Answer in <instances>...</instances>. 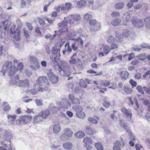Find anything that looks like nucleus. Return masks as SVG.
<instances>
[{"label":"nucleus","instance_id":"f257e3e1","mask_svg":"<svg viewBox=\"0 0 150 150\" xmlns=\"http://www.w3.org/2000/svg\"><path fill=\"white\" fill-rule=\"evenodd\" d=\"M37 83H34L30 90L31 93L33 94H35L38 91L42 92L47 91L48 88L46 86H43L48 84V81L45 76L39 77L36 80Z\"/></svg>","mask_w":150,"mask_h":150},{"label":"nucleus","instance_id":"f03ea898","mask_svg":"<svg viewBox=\"0 0 150 150\" xmlns=\"http://www.w3.org/2000/svg\"><path fill=\"white\" fill-rule=\"evenodd\" d=\"M15 71V67L12 65L11 62L8 61L6 62L3 65L1 72L3 74V75L4 76L7 71L8 75L10 76L14 74Z\"/></svg>","mask_w":150,"mask_h":150},{"label":"nucleus","instance_id":"7ed1b4c3","mask_svg":"<svg viewBox=\"0 0 150 150\" xmlns=\"http://www.w3.org/2000/svg\"><path fill=\"white\" fill-rule=\"evenodd\" d=\"M68 64L67 62L63 61L61 65H59V72L62 76L68 77L70 75L71 72L69 67L68 66Z\"/></svg>","mask_w":150,"mask_h":150},{"label":"nucleus","instance_id":"20e7f679","mask_svg":"<svg viewBox=\"0 0 150 150\" xmlns=\"http://www.w3.org/2000/svg\"><path fill=\"white\" fill-rule=\"evenodd\" d=\"M12 138V134L10 131H6L4 134L2 138L6 140V141H2L1 142V144L10 150L11 149V142L10 141H7Z\"/></svg>","mask_w":150,"mask_h":150},{"label":"nucleus","instance_id":"39448f33","mask_svg":"<svg viewBox=\"0 0 150 150\" xmlns=\"http://www.w3.org/2000/svg\"><path fill=\"white\" fill-rule=\"evenodd\" d=\"M58 109L60 111H63L65 109H67L71 105V102L67 99L65 98L62 99V102H56Z\"/></svg>","mask_w":150,"mask_h":150},{"label":"nucleus","instance_id":"423d86ee","mask_svg":"<svg viewBox=\"0 0 150 150\" xmlns=\"http://www.w3.org/2000/svg\"><path fill=\"white\" fill-rule=\"evenodd\" d=\"M121 110L124 116L127 119L130 120L131 119L132 114L131 110L130 109H127L125 107H122L121 108Z\"/></svg>","mask_w":150,"mask_h":150},{"label":"nucleus","instance_id":"0eeeda50","mask_svg":"<svg viewBox=\"0 0 150 150\" xmlns=\"http://www.w3.org/2000/svg\"><path fill=\"white\" fill-rule=\"evenodd\" d=\"M48 76L51 82L53 84L57 83L59 81V77L52 72L49 71L47 73Z\"/></svg>","mask_w":150,"mask_h":150},{"label":"nucleus","instance_id":"6e6552de","mask_svg":"<svg viewBox=\"0 0 150 150\" xmlns=\"http://www.w3.org/2000/svg\"><path fill=\"white\" fill-rule=\"evenodd\" d=\"M114 144V150H121V146H123L124 144L123 139H121L120 141L117 140L115 142Z\"/></svg>","mask_w":150,"mask_h":150},{"label":"nucleus","instance_id":"1a4fd4ad","mask_svg":"<svg viewBox=\"0 0 150 150\" xmlns=\"http://www.w3.org/2000/svg\"><path fill=\"white\" fill-rule=\"evenodd\" d=\"M21 120L25 124L30 122L32 119V117L30 115H24L20 117Z\"/></svg>","mask_w":150,"mask_h":150},{"label":"nucleus","instance_id":"9d476101","mask_svg":"<svg viewBox=\"0 0 150 150\" xmlns=\"http://www.w3.org/2000/svg\"><path fill=\"white\" fill-rule=\"evenodd\" d=\"M131 21L134 26L137 27H142L144 25L143 21L141 19L136 20L134 19H133Z\"/></svg>","mask_w":150,"mask_h":150},{"label":"nucleus","instance_id":"9b49d317","mask_svg":"<svg viewBox=\"0 0 150 150\" xmlns=\"http://www.w3.org/2000/svg\"><path fill=\"white\" fill-rule=\"evenodd\" d=\"M14 28H15V26H13V30H12V28H10L11 32L13 33L12 35H13V38L16 41H19L20 40V38L19 36V32L15 31L14 30Z\"/></svg>","mask_w":150,"mask_h":150},{"label":"nucleus","instance_id":"f8f14e48","mask_svg":"<svg viewBox=\"0 0 150 150\" xmlns=\"http://www.w3.org/2000/svg\"><path fill=\"white\" fill-rule=\"evenodd\" d=\"M39 114L41 116L42 118L44 119H46L50 114V112L49 110L47 109L42 111Z\"/></svg>","mask_w":150,"mask_h":150},{"label":"nucleus","instance_id":"ddd939ff","mask_svg":"<svg viewBox=\"0 0 150 150\" xmlns=\"http://www.w3.org/2000/svg\"><path fill=\"white\" fill-rule=\"evenodd\" d=\"M17 85L19 86L27 87L29 86V82L27 80H21Z\"/></svg>","mask_w":150,"mask_h":150},{"label":"nucleus","instance_id":"4468645a","mask_svg":"<svg viewBox=\"0 0 150 150\" xmlns=\"http://www.w3.org/2000/svg\"><path fill=\"white\" fill-rule=\"evenodd\" d=\"M119 124L122 127H123L127 132H128L129 135H131V132L130 129L128 128V127L125 124L123 121L120 120Z\"/></svg>","mask_w":150,"mask_h":150},{"label":"nucleus","instance_id":"2eb2a0df","mask_svg":"<svg viewBox=\"0 0 150 150\" xmlns=\"http://www.w3.org/2000/svg\"><path fill=\"white\" fill-rule=\"evenodd\" d=\"M41 118V116L40 114L36 116H34L33 120V123L34 124L39 123L42 121Z\"/></svg>","mask_w":150,"mask_h":150},{"label":"nucleus","instance_id":"dca6fc26","mask_svg":"<svg viewBox=\"0 0 150 150\" xmlns=\"http://www.w3.org/2000/svg\"><path fill=\"white\" fill-rule=\"evenodd\" d=\"M62 146L65 149H70L72 148L73 145L70 142H66L63 143Z\"/></svg>","mask_w":150,"mask_h":150},{"label":"nucleus","instance_id":"f3484780","mask_svg":"<svg viewBox=\"0 0 150 150\" xmlns=\"http://www.w3.org/2000/svg\"><path fill=\"white\" fill-rule=\"evenodd\" d=\"M72 4L71 3H66L65 5V6H63L61 7L62 11H66L67 10L68 11L70 10L72 8Z\"/></svg>","mask_w":150,"mask_h":150},{"label":"nucleus","instance_id":"a211bd4d","mask_svg":"<svg viewBox=\"0 0 150 150\" xmlns=\"http://www.w3.org/2000/svg\"><path fill=\"white\" fill-rule=\"evenodd\" d=\"M101 28V26L99 23H98L96 25L91 26L90 28V30L91 31L95 32L100 30Z\"/></svg>","mask_w":150,"mask_h":150},{"label":"nucleus","instance_id":"6ab92c4d","mask_svg":"<svg viewBox=\"0 0 150 150\" xmlns=\"http://www.w3.org/2000/svg\"><path fill=\"white\" fill-rule=\"evenodd\" d=\"M7 118L8 122L10 123L13 124L16 120V116L15 115H8L7 116Z\"/></svg>","mask_w":150,"mask_h":150},{"label":"nucleus","instance_id":"aec40b11","mask_svg":"<svg viewBox=\"0 0 150 150\" xmlns=\"http://www.w3.org/2000/svg\"><path fill=\"white\" fill-rule=\"evenodd\" d=\"M76 115L78 118L82 120L84 119L86 117V114L85 113L82 111L76 112Z\"/></svg>","mask_w":150,"mask_h":150},{"label":"nucleus","instance_id":"412c9836","mask_svg":"<svg viewBox=\"0 0 150 150\" xmlns=\"http://www.w3.org/2000/svg\"><path fill=\"white\" fill-rule=\"evenodd\" d=\"M70 15L68 16L67 17H64V18L65 21L67 22V23L70 24H73L74 23V21L73 17H70Z\"/></svg>","mask_w":150,"mask_h":150},{"label":"nucleus","instance_id":"4be33fe9","mask_svg":"<svg viewBox=\"0 0 150 150\" xmlns=\"http://www.w3.org/2000/svg\"><path fill=\"white\" fill-rule=\"evenodd\" d=\"M63 133L70 138L72 137L73 134V132L71 130L68 128L65 129L63 131Z\"/></svg>","mask_w":150,"mask_h":150},{"label":"nucleus","instance_id":"5701e85b","mask_svg":"<svg viewBox=\"0 0 150 150\" xmlns=\"http://www.w3.org/2000/svg\"><path fill=\"white\" fill-rule=\"evenodd\" d=\"M103 49L104 52L106 54H108L111 51V48L110 47L105 45H103L102 48H100V49Z\"/></svg>","mask_w":150,"mask_h":150},{"label":"nucleus","instance_id":"b1692460","mask_svg":"<svg viewBox=\"0 0 150 150\" xmlns=\"http://www.w3.org/2000/svg\"><path fill=\"white\" fill-rule=\"evenodd\" d=\"M130 16L129 14L127 13H125L123 17V21L124 22H128L130 20ZM123 25H126V24L125 22L123 23Z\"/></svg>","mask_w":150,"mask_h":150},{"label":"nucleus","instance_id":"393cba45","mask_svg":"<svg viewBox=\"0 0 150 150\" xmlns=\"http://www.w3.org/2000/svg\"><path fill=\"white\" fill-rule=\"evenodd\" d=\"M122 35L126 37H132V35L131 32L127 29H124L122 31Z\"/></svg>","mask_w":150,"mask_h":150},{"label":"nucleus","instance_id":"a878e982","mask_svg":"<svg viewBox=\"0 0 150 150\" xmlns=\"http://www.w3.org/2000/svg\"><path fill=\"white\" fill-rule=\"evenodd\" d=\"M120 76L124 79H127L129 76V73L126 71H123L120 72Z\"/></svg>","mask_w":150,"mask_h":150},{"label":"nucleus","instance_id":"bb28decb","mask_svg":"<svg viewBox=\"0 0 150 150\" xmlns=\"http://www.w3.org/2000/svg\"><path fill=\"white\" fill-rule=\"evenodd\" d=\"M70 17H73L74 21L76 22H79L81 20V16L79 14H70Z\"/></svg>","mask_w":150,"mask_h":150},{"label":"nucleus","instance_id":"cd10ccee","mask_svg":"<svg viewBox=\"0 0 150 150\" xmlns=\"http://www.w3.org/2000/svg\"><path fill=\"white\" fill-rule=\"evenodd\" d=\"M61 130V127L59 124H55L53 127V131L55 133H58Z\"/></svg>","mask_w":150,"mask_h":150},{"label":"nucleus","instance_id":"c85d7f7f","mask_svg":"<svg viewBox=\"0 0 150 150\" xmlns=\"http://www.w3.org/2000/svg\"><path fill=\"white\" fill-rule=\"evenodd\" d=\"M30 67L32 69L37 70L40 68V67L38 61L30 65Z\"/></svg>","mask_w":150,"mask_h":150},{"label":"nucleus","instance_id":"c756f323","mask_svg":"<svg viewBox=\"0 0 150 150\" xmlns=\"http://www.w3.org/2000/svg\"><path fill=\"white\" fill-rule=\"evenodd\" d=\"M19 80V76H16L14 78L11 80L10 81V84L12 85L16 84L18 81Z\"/></svg>","mask_w":150,"mask_h":150},{"label":"nucleus","instance_id":"7c9ffc66","mask_svg":"<svg viewBox=\"0 0 150 150\" xmlns=\"http://www.w3.org/2000/svg\"><path fill=\"white\" fill-rule=\"evenodd\" d=\"M125 6V4L123 2H120L115 4V8L117 9H122Z\"/></svg>","mask_w":150,"mask_h":150},{"label":"nucleus","instance_id":"2f4dec72","mask_svg":"<svg viewBox=\"0 0 150 150\" xmlns=\"http://www.w3.org/2000/svg\"><path fill=\"white\" fill-rule=\"evenodd\" d=\"M121 20L117 18L113 20L111 22V24L114 26L118 25L121 23Z\"/></svg>","mask_w":150,"mask_h":150},{"label":"nucleus","instance_id":"473e14b6","mask_svg":"<svg viewBox=\"0 0 150 150\" xmlns=\"http://www.w3.org/2000/svg\"><path fill=\"white\" fill-rule=\"evenodd\" d=\"M84 132L82 131H79L75 134V136L79 138H83L84 136Z\"/></svg>","mask_w":150,"mask_h":150},{"label":"nucleus","instance_id":"72a5a7b5","mask_svg":"<svg viewBox=\"0 0 150 150\" xmlns=\"http://www.w3.org/2000/svg\"><path fill=\"white\" fill-rule=\"evenodd\" d=\"M73 109L76 112L82 111L83 110V108L79 105H74L73 106Z\"/></svg>","mask_w":150,"mask_h":150},{"label":"nucleus","instance_id":"f704fd0d","mask_svg":"<svg viewBox=\"0 0 150 150\" xmlns=\"http://www.w3.org/2000/svg\"><path fill=\"white\" fill-rule=\"evenodd\" d=\"M115 40V41L121 42L122 41L123 38L120 34L117 33L116 34Z\"/></svg>","mask_w":150,"mask_h":150},{"label":"nucleus","instance_id":"c9c22d12","mask_svg":"<svg viewBox=\"0 0 150 150\" xmlns=\"http://www.w3.org/2000/svg\"><path fill=\"white\" fill-rule=\"evenodd\" d=\"M86 2L85 0H81L79 1L77 3V5L79 7L85 6L86 5Z\"/></svg>","mask_w":150,"mask_h":150},{"label":"nucleus","instance_id":"e433bc0d","mask_svg":"<svg viewBox=\"0 0 150 150\" xmlns=\"http://www.w3.org/2000/svg\"><path fill=\"white\" fill-rule=\"evenodd\" d=\"M3 106L4 108V110L5 111H9L11 109V107L8 104V103L4 102L3 103Z\"/></svg>","mask_w":150,"mask_h":150},{"label":"nucleus","instance_id":"4c0bfd02","mask_svg":"<svg viewBox=\"0 0 150 150\" xmlns=\"http://www.w3.org/2000/svg\"><path fill=\"white\" fill-rule=\"evenodd\" d=\"M70 39L71 40H74L75 41V43H76L77 42H79V43H80L81 46H82V45H83V41L82 39L80 37H78V38L77 39H73L72 38H71Z\"/></svg>","mask_w":150,"mask_h":150},{"label":"nucleus","instance_id":"58836bf2","mask_svg":"<svg viewBox=\"0 0 150 150\" xmlns=\"http://www.w3.org/2000/svg\"><path fill=\"white\" fill-rule=\"evenodd\" d=\"M83 142L85 143V144H92L91 139L89 137H85L83 139Z\"/></svg>","mask_w":150,"mask_h":150},{"label":"nucleus","instance_id":"ea45409f","mask_svg":"<svg viewBox=\"0 0 150 150\" xmlns=\"http://www.w3.org/2000/svg\"><path fill=\"white\" fill-rule=\"evenodd\" d=\"M144 21L146 27H150V17H147L144 19Z\"/></svg>","mask_w":150,"mask_h":150},{"label":"nucleus","instance_id":"a19ab883","mask_svg":"<svg viewBox=\"0 0 150 150\" xmlns=\"http://www.w3.org/2000/svg\"><path fill=\"white\" fill-rule=\"evenodd\" d=\"M108 98L107 97H105L104 99V102L103 103V105L106 108L109 107L110 105V102L106 100Z\"/></svg>","mask_w":150,"mask_h":150},{"label":"nucleus","instance_id":"79ce46f5","mask_svg":"<svg viewBox=\"0 0 150 150\" xmlns=\"http://www.w3.org/2000/svg\"><path fill=\"white\" fill-rule=\"evenodd\" d=\"M95 146L98 150H103V147L101 144L99 142L95 143Z\"/></svg>","mask_w":150,"mask_h":150},{"label":"nucleus","instance_id":"37998d69","mask_svg":"<svg viewBox=\"0 0 150 150\" xmlns=\"http://www.w3.org/2000/svg\"><path fill=\"white\" fill-rule=\"evenodd\" d=\"M92 17V16L91 14L88 13H86L83 16V18L85 21H88L90 19H91Z\"/></svg>","mask_w":150,"mask_h":150},{"label":"nucleus","instance_id":"c03bdc74","mask_svg":"<svg viewBox=\"0 0 150 150\" xmlns=\"http://www.w3.org/2000/svg\"><path fill=\"white\" fill-rule=\"evenodd\" d=\"M79 85L80 86L85 88H86L87 86V84L85 83L83 79H81L80 80Z\"/></svg>","mask_w":150,"mask_h":150},{"label":"nucleus","instance_id":"a18cd8bd","mask_svg":"<svg viewBox=\"0 0 150 150\" xmlns=\"http://www.w3.org/2000/svg\"><path fill=\"white\" fill-rule=\"evenodd\" d=\"M29 60L31 63V64H33L35 62H38V60L36 58L33 56L30 57Z\"/></svg>","mask_w":150,"mask_h":150},{"label":"nucleus","instance_id":"49530a36","mask_svg":"<svg viewBox=\"0 0 150 150\" xmlns=\"http://www.w3.org/2000/svg\"><path fill=\"white\" fill-rule=\"evenodd\" d=\"M48 108L53 113H54L57 110V108L54 106L53 104H51L49 106Z\"/></svg>","mask_w":150,"mask_h":150},{"label":"nucleus","instance_id":"de8ad7c7","mask_svg":"<svg viewBox=\"0 0 150 150\" xmlns=\"http://www.w3.org/2000/svg\"><path fill=\"white\" fill-rule=\"evenodd\" d=\"M85 131L88 134H92L94 132L93 130L89 126L86 127Z\"/></svg>","mask_w":150,"mask_h":150},{"label":"nucleus","instance_id":"09e8293b","mask_svg":"<svg viewBox=\"0 0 150 150\" xmlns=\"http://www.w3.org/2000/svg\"><path fill=\"white\" fill-rule=\"evenodd\" d=\"M59 26L60 27H63L67 26L68 25V23L67 21H62L61 22L58 23Z\"/></svg>","mask_w":150,"mask_h":150},{"label":"nucleus","instance_id":"8fccbe9b","mask_svg":"<svg viewBox=\"0 0 150 150\" xmlns=\"http://www.w3.org/2000/svg\"><path fill=\"white\" fill-rule=\"evenodd\" d=\"M70 138L64 133L60 137V139L64 141L68 140Z\"/></svg>","mask_w":150,"mask_h":150},{"label":"nucleus","instance_id":"3c124183","mask_svg":"<svg viewBox=\"0 0 150 150\" xmlns=\"http://www.w3.org/2000/svg\"><path fill=\"white\" fill-rule=\"evenodd\" d=\"M112 17H119L120 16V13L118 11H114L112 12L111 14Z\"/></svg>","mask_w":150,"mask_h":150},{"label":"nucleus","instance_id":"603ef678","mask_svg":"<svg viewBox=\"0 0 150 150\" xmlns=\"http://www.w3.org/2000/svg\"><path fill=\"white\" fill-rule=\"evenodd\" d=\"M88 120L90 122L94 124H96L98 123L97 120L92 117H89L88 118Z\"/></svg>","mask_w":150,"mask_h":150},{"label":"nucleus","instance_id":"864d4df0","mask_svg":"<svg viewBox=\"0 0 150 150\" xmlns=\"http://www.w3.org/2000/svg\"><path fill=\"white\" fill-rule=\"evenodd\" d=\"M146 54H142L139 55L138 56V57L139 59L143 60L144 59H146L147 58V56L146 55Z\"/></svg>","mask_w":150,"mask_h":150},{"label":"nucleus","instance_id":"5fc2aeb1","mask_svg":"<svg viewBox=\"0 0 150 150\" xmlns=\"http://www.w3.org/2000/svg\"><path fill=\"white\" fill-rule=\"evenodd\" d=\"M110 83V82L108 81H102L101 83H100L102 85L106 87H107L109 86Z\"/></svg>","mask_w":150,"mask_h":150},{"label":"nucleus","instance_id":"6e6d98bb","mask_svg":"<svg viewBox=\"0 0 150 150\" xmlns=\"http://www.w3.org/2000/svg\"><path fill=\"white\" fill-rule=\"evenodd\" d=\"M124 89L125 92L128 94H131L132 92V90L128 87H125Z\"/></svg>","mask_w":150,"mask_h":150},{"label":"nucleus","instance_id":"4d7b16f0","mask_svg":"<svg viewBox=\"0 0 150 150\" xmlns=\"http://www.w3.org/2000/svg\"><path fill=\"white\" fill-rule=\"evenodd\" d=\"M52 53L54 54H60V49H57L56 47L53 48L52 50Z\"/></svg>","mask_w":150,"mask_h":150},{"label":"nucleus","instance_id":"13d9d810","mask_svg":"<svg viewBox=\"0 0 150 150\" xmlns=\"http://www.w3.org/2000/svg\"><path fill=\"white\" fill-rule=\"evenodd\" d=\"M36 105L38 106L42 105V100L41 99H36L35 101Z\"/></svg>","mask_w":150,"mask_h":150},{"label":"nucleus","instance_id":"bf43d9fd","mask_svg":"<svg viewBox=\"0 0 150 150\" xmlns=\"http://www.w3.org/2000/svg\"><path fill=\"white\" fill-rule=\"evenodd\" d=\"M71 102L73 104H79L80 103V100L78 98H74Z\"/></svg>","mask_w":150,"mask_h":150},{"label":"nucleus","instance_id":"052dcab7","mask_svg":"<svg viewBox=\"0 0 150 150\" xmlns=\"http://www.w3.org/2000/svg\"><path fill=\"white\" fill-rule=\"evenodd\" d=\"M76 59L72 57H71L70 59L69 60V62L71 65L74 64H76Z\"/></svg>","mask_w":150,"mask_h":150},{"label":"nucleus","instance_id":"680f3d73","mask_svg":"<svg viewBox=\"0 0 150 150\" xmlns=\"http://www.w3.org/2000/svg\"><path fill=\"white\" fill-rule=\"evenodd\" d=\"M137 89L138 92L142 94H144V92L143 90L142 87L140 86H137Z\"/></svg>","mask_w":150,"mask_h":150},{"label":"nucleus","instance_id":"e2e57ef3","mask_svg":"<svg viewBox=\"0 0 150 150\" xmlns=\"http://www.w3.org/2000/svg\"><path fill=\"white\" fill-rule=\"evenodd\" d=\"M107 41L108 42L111 43L114 42H115L114 37L111 36H109L108 39Z\"/></svg>","mask_w":150,"mask_h":150},{"label":"nucleus","instance_id":"0e129e2a","mask_svg":"<svg viewBox=\"0 0 150 150\" xmlns=\"http://www.w3.org/2000/svg\"><path fill=\"white\" fill-rule=\"evenodd\" d=\"M23 66L22 62H20L18 64L17 70H19L20 72L21 71L22 69H23Z\"/></svg>","mask_w":150,"mask_h":150},{"label":"nucleus","instance_id":"69168bd1","mask_svg":"<svg viewBox=\"0 0 150 150\" xmlns=\"http://www.w3.org/2000/svg\"><path fill=\"white\" fill-rule=\"evenodd\" d=\"M143 77L145 79L150 78V70L147 71L146 73L143 75Z\"/></svg>","mask_w":150,"mask_h":150},{"label":"nucleus","instance_id":"338daca9","mask_svg":"<svg viewBox=\"0 0 150 150\" xmlns=\"http://www.w3.org/2000/svg\"><path fill=\"white\" fill-rule=\"evenodd\" d=\"M96 24V21L95 20H91L89 22V24L91 26H93Z\"/></svg>","mask_w":150,"mask_h":150},{"label":"nucleus","instance_id":"774afa93","mask_svg":"<svg viewBox=\"0 0 150 150\" xmlns=\"http://www.w3.org/2000/svg\"><path fill=\"white\" fill-rule=\"evenodd\" d=\"M135 146L136 150H143V147L140 144H136L135 145Z\"/></svg>","mask_w":150,"mask_h":150}]
</instances>
